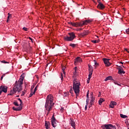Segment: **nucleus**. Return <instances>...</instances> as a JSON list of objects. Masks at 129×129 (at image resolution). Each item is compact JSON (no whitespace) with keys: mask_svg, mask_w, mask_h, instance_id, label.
<instances>
[{"mask_svg":"<svg viewBox=\"0 0 129 129\" xmlns=\"http://www.w3.org/2000/svg\"><path fill=\"white\" fill-rule=\"evenodd\" d=\"M120 117L122 118H125L128 117L126 115H123V114H120Z\"/></svg>","mask_w":129,"mask_h":129,"instance_id":"25","label":"nucleus"},{"mask_svg":"<svg viewBox=\"0 0 129 129\" xmlns=\"http://www.w3.org/2000/svg\"><path fill=\"white\" fill-rule=\"evenodd\" d=\"M94 65L95 66V68H96V66H99V64L96 62V60H94Z\"/></svg>","mask_w":129,"mask_h":129,"instance_id":"33","label":"nucleus"},{"mask_svg":"<svg viewBox=\"0 0 129 129\" xmlns=\"http://www.w3.org/2000/svg\"><path fill=\"white\" fill-rule=\"evenodd\" d=\"M56 121V120L54 117V115H53L51 118V125L53 127H55L57 126V123Z\"/></svg>","mask_w":129,"mask_h":129,"instance_id":"7","label":"nucleus"},{"mask_svg":"<svg viewBox=\"0 0 129 129\" xmlns=\"http://www.w3.org/2000/svg\"><path fill=\"white\" fill-rule=\"evenodd\" d=\"M80 84L79 82L77 81V79H75L73 81V90L76 94L77 97L79 96L80 93Z\"/></svg>","mask_w":129,"mask_h":129,"instance_id":"2","label":"nucleus"},{"mask_svg":"<svg viewBox=\"0 0 129 129\" xmlns=\"http://www.w3.org/2000/svg\"><path fill=\"white\" fill-rule=\"evenodd\" d=\"M18 100H19L20 102V106H21L22 105V101L20 98H18Z\"/></svg>","mask_w":129,"mask_h":129,"instance_id":"32","label":"nucleus"},{"mask_svg":"<svg viewBox=\"0 0 129 129\" xmlns=\"http://www.w3.org/2000/svg\"><path fill=\"white\" fill-rule=\"evenodd\" d=\"M17 97H20V95H17Z\"/></svg>","mask_w":129,"mask_h":129,"instance_id":"61","label":"nucleus"},{"mask_svg":"<svg viewBox=\"0 0 129 129\" xmlns=\"http://www.w3.org/2000/svg\"><path fill=\"white\" fill-rule=\"evenodd\" d=\"M76 38L75 34L74 32L69 33L68 36L64 37V40L66 41H73V40Z\"/></svg>","mask_w":129,"mask_h":129,"instance_id":"4","label":"nucleus"},{"mask_svg":"<svg viewBox=\"0 0 129 129\" xmlns=\"http://www.w3.org/2000/svg\"><path fill=\"white\" fill-rule=\"evenodd\" d=\"M84 22L85 25H87L88 23L92 22V21L90 20H88L84 21Z\"/></svg>","mask_w":129,"mask_h":129,"instance_id":"23","label":"nucleus"},{"mask_svg":"<svg viewBox=\"0 0 129 129\" xmlns=\"http://www.w3.org/2000/svg\"><path fill=\"white\" fill-rule=\"evenodd\" d=\"M78 27H82L83 25H85V23L84 21H83V22H81L80 23H78Z\"/></svg>","mask_w":129,"mask_h":129,"instance_id":"20","label":"nucleus"},{"mask_svg":"<svg viewBox=\"0 0 129 129\" xmlns=\"http://www.w3.org/2000/svg\"><path fill=\"white\" fill-rule=\"evenodd\" d=\"M105 6L102 3H99V4H98V5H97V8L100 10H103L105 9Z\"/></svg>","mask_w":129,"mask_h":129,"instance_id":"9","label":"nucleus"},{"mask_svg":"<svg viewBox=\"0 0 129 129\" xmlns=\"http://www.w3.org/2000/svg\"><path fill=\"white\" fill-rule=\"evenodd\" d=\"M34 88V86H32L31 89V92H32V91L33 90Z\"/></svg>","mask_w":129,"mask_h":129,"instance_id":"43","label":"nucleus"},{"mask_svg":"<svg viewBox=\"0 0 129 129\" xmlns=\"http://www.w3.org/2000/svg\"><path fill=\"white\" fill-rule=\"evenodd\" d=\"M127 52L129 53V49H128V51H127Z\"/></svg>","mask_w":129,"mask_h":129,"instance_id":"64","label":"nucleus"},{"mask_svg":"<svg viewBox=\"0 0 129 129\" xmlns=\"http://www.w3.org/2000/svg\"><path fill=\"white\" fill-rule=\"evenodd\" d=\"M109 60L110 59H107V58H103V62L105 65L107 64V63L109 61Z\"/></svg>","mask_w":129,"mask_h":129,"instance_id":"18","label":"nucleus"},{"mask_svg":"<svg viewBox=\"0 0 129 129\" xmlns=\"http://www.w3.org/2000/svg\"><path fill=\"white\" fill-rule=\"evenodd\" d=\"M92 95L93 93H92V95H91V100L90 101V104H91V106L94 105L95 100V97H94Z\"/></svg>","mask_w":129,"mask_h":129,"instance_id":"10","label":"nucleus"},{"mask_svg":"<svg viewBox=\"0 0 129 129\" xmlns=\"http://www.w3.org/2000/svg\"><path fill=\"white\" fill-rule=\"evenodd\" d=\"M89 91H88L87 95V98H89Z\"/></svg>","mask_w":129,"mask_h":129,"instance_id":"40","label":"nucleus"},{"mask_svg":"<svg viewBox=\"0 0 129 129\" xmlns=\"http://www.w3.org/2000/svg\"><path fill=\"white\" fill-rule=\"evenodd\" d=\"M124 50H125L126 52H127V51H128V50H129V49H127V48H124Z\"/></svg>","mask_w":129,"mask_h":129,"instance_id":"50","label":"nucleus"},{"mask_svg":"<svg viewBox=\"0 0 129 129\" xmlns=\"http://www.w3.org/2000/svg\"><path fill=\"white\" fill-rule=\"evenodd\" d=\"M97 43H99L100 42V40H96Z\"/></svg>","mask_w":129,"mask_h":129,"instance_id":"54","label":"nucleus"},{"mask_svg":"<svg viewBox=\"0 0 129 129\" xmlns=\"http://www.w3.org/2000/svg\"><path fill=\"white\" fill-rule=\"evenodd\" d=\"M23 80H24V77L23 76V75H22L18 82V81L16 82L15 85V86H16L18 89L20 90L21 91L22 90V87L21 85L23 83Z\"/></svg>","mask_w":129,"mask_h":129,"instance_id":"3","label":"nucleus"},{"mask_svg":"<svg viewBox=\"0 0 129 129\" xmlns=\"http://www.w3.org/2000/svg\"><path fill=\"white\" fill-rule=\"evenodd\" d=\"M81 60V59L80 57H77L76 58V59L75 60V63H76L78 62H80Z\"/></svg>","mask_w":129,"mask_h":129,"instance_id":"21","label":"nucleus"},{"mask_svg":"<svg viewBox=\"0 0 129 129\" xmlns=\"http://www.w3.org/2000/svg\"><path fill=\"white\" fill-rule=\"evenodd\" d=\"M8 87L6 86H1L0 87V90H2L5 93H7L8 92Z\"/></svg>","mask_w":129,"mask_h":129,"instance_id":"8","label":"nucleus"},{"mask_svg":"<svg viewBox=\"0 0 129 129\" xmlns=\"http://www.w3.org/2000/svg\"><path fill=\"white\" fill-rule=\"evenodd\" d=\"M92 72H91L90 74H89V78H88V80H87V83H90V79L92 77Z\"/></svg>","mask_w":129,"mask_h":129,"instance_id":"19","label":"nucleus"},{"mask_svg":"<svg viewBox=\"0 0 129 129\" xmlns=\"http://www.w3.org/2000/svg\"><path fill=\"white\" fill-rule=\"evenodd\" d=\"M82 30V29H79V31H81V30Z\"/></svg>","mask_w":129,"mask_h":129,"instance_id":"62","label":"nucleus"},{"mask_svg":"<svg viewBox=\"0 0 129 129\" xmlns=\"http://www.w3.org/2000/svg\"><path fill=\"white\" fill-rule=\"evenodd\" d=\"M111 102L114 106H115L116 104H117V103H116L115 101H111Z\"/></svg>","mask_w":129,"mask_h":129,"instance_id":"30","label":"nucleus"},{"mask_svg":"<svg viewBox=\"0 0 129 129\" xmlns=\"http://www.w3.org/2000/svg\"><path fill=\"white\" fill-rule=\"evenodd\" d=\"M29 39L31 41L32 43H33V39L31 37H29Z\"/></svg>","mask_w":129,"mask_h":129,"instance_id":"49","label":"nucleus"},{"mask_svg":"<svg viewBox=\"0 0 129 129\" xmlns=\"http://www.w3.org/2000/svg\"><path fill=\"white\" fill-rule=\"evenodd\" d=\"M101 0H97V2L98 3H101V2H100Z\"/></svg>","mask_w":129,"mask_h":129,"instance_id":"51","label":"nucleus"},{"mask_svg":"<svg viewBox=\"0 0 129 129\" xmlns=\"http://www.w3.org/2000/svg\"><path fill=\"white\" fill-rule=\"evenodd\" d=\"M65 69H66V67H62V72L63 73V74L65 75Z\"/></svg>","mask_w":129,"mask_h":129,"instance_id":"27","label":"nucleus"},{"mask_svg":"<svg viewBox=\"0 0 129 129\" xmlns=\"http://www.w3.org/2000/svg\"><path fill=\"white\" fill-rule=\"evenodd\" d=\"M91 107H92V106H91V104H90V105H89V108H90Z\"/></svg>","mask_w":129,"mask_h":129,"instance_id":"60","label":"nucleus"},{"mask_svg":"<svg viewBox=\"0 0 129 129\" xmlns=\"http://www.w3.org/2000/svg\"><path fill=\"white\" fill-rule=\"evenodd\" d=\"M122 68H118L117 70H118V74L119 75H121V74H125V72L123 71H122Z\"/></svg>","mask_w":129,"mask_h":129,"instance_id":"12","label":"nucleus"},{"mask_svg":"<svg viewBox=\"0 0 129 129\" xmlns=\"http://www.w3.org/2000/svg\"><path fill=\"white\" fill-rule=\"evenodd\" d=\"M125 32L127 33V35L129 34V27H128V29H127L126 30Z\"/></svg>","mask_w":129,"mask_h":129,"instance_id":"38","label":"nucleus"},{"mask_svg":"<svg viewBox=\"0 0 129 129\" xmlns=\"http://www.w3.org/2000/svg\"><path fill=\"white\" fill-rule=\"evenodd\" d=\"M89 71L90 72L89 73V74H90L91 72H92V75L93 70L92 66L91 65H90V64H89Z\"/></svg>","mask_w":129,"mask_h":129,"instance_id":"14","label":"nucleus"},{"mask_svg":"<svg viewBox=\"0 0 129 129\" xmlns=\"http://www.w3.org/2000/svg\"><path fill=\"white\" fill-rule=\"evenodd\" d=\"M2 93H3V91L1 90H0V95H1Z\"/></svg>","mask_w":129,"mask_h":129,"instance_id":"53","label":"nucleus"},{"mask_svg":"<svg viewBox=\"0 0 129 129\" xmlns=\"http://www.w3.org/2000/svg\"><path fill=\"white\" fill-rule=\"evenodd\" d=\"M23 29L24 30L26 31H28V28H26V27H25L23 28Z\"/></svg>","mask_w":129,"mask_h":129,"instance_id":"42","label":"nucleus"},{"mask_svg":"<svg viewBox=\"0 0 129 129\" xmlns=\"http://www.w3.org/2000/svg\"><path fill=\"white\" fill-rule=\"evenodd\" d=\"M34 94H35V93H34V92H32V91H31V93L29 95V97H31Z\"/></svg>","mask_w":129,"mask_h":129,"instance_id":"37","label":"nucleus"},{"mask_svg":"<svg viewBox=\"0 0 129 129\" xmlns=\"http://www.w3.org/2000/svg\"><path fill=\"white\" fill-rule=\"evenodd\" d=\"M22 109V106L20 105L19 107L16 108V111H20Z\"/></svg>","mask_w":129,"mask_h":129,"instance_id":"24","label":"nucleus"},{"mask_svg":"<svg viewBox=\"0 0 129 129\" xmlns=\"http://www.w3.org/2000/svg\"><path fill=\"white\" fill-rule=\"evenodd\" d=\"M101 127L102 129H116L115 125H113L111 124H103Z\"/></svg>","mask_w":129,"mask_h":129,"instance_id":"5","label":"nucleus"},{"mask_svg":"<svg viewBox=\"0 0 129 129\" xmlns=\"http://www.w3.org/2000/svg\"><path fill=\"white\" fill-rule=\"evenodd\" d=\"M109 106L111 108H114V106L113 105V104L111 102L110 103Z\"/></svg>","mask_w":129,"mask_h":129,"instance_id":"29","label":"nucleus"},{"mask_svg":"<svg viewBox=\"0 0 129 129\" xmlns=\"http://www.w3.org/2000/svg\"><path fill=\"white\" fill-rule=\"evenodd\" d=\"M21 91L19 89L17 88L15 86H14L13 90H11L10 92V93L9 94V95L12 96L14 94H16L17 92H18V93H20V92Z\"/></svg>","mask_w":129,"mask_h":129,"instance_id":"6","label":"nucleus"},{"mask_svg":"<svg viewBox=\"0 0 129 129\" xmlns=\"http://www.w3.org/2000/svg\"><path fill=\"white\" fill-rule=\"evenodd\" d=\"M63 74H61V80H63Z\"/></svg>","mask_w":129,"mask_h":129,"instance_id":"46","label":"nucleus"},{"mask_svg":"<svg viewBox=\"0 0 129 129\" xmlns=\"http://www.w3.org/2000/svg\"><path fill=\"white\" fill-rule=\"evenodd\" d=\"M54 97L51 94H49L47 96L46 102L45 104V108L46 110L51 111L53 106L54 104L53 103Z\"/></svg>","mask_w":129,"mask_h":129,"instance_id":"1","label":"nucleus"},{"mask_svg":"<svg viewBox=\"0 0 129 129\" xmlns=\"http://www.w3.org/2000/svg\"><path fill=\"white\" fill-rule=\"evenodd\" d=\"M12 18V14H10V13H8V19H10Z\"/></svg>","mask_w":129,"mask_h":129,"instance_id":"35","label":"nucleus"},{"mask_svg":"<svg viewBox=\"0 0 129 129\" xmlns=\"http://www.w3.org/2000/svg\"><path fill=\"white\" fill-rule=\"evenodd\" d=\"M69 24L74 27H78V23L69 22Z\"/></svg>","mask_w":129,"mask_h":129,"instance_id":"15","label":"nucleus"},{"mask_svg":"<svg viewBox=\"0 0 129 129\" xmlns=\"http://www.w3.org/2000/svg\"><path fill=\"white\" fill-rule=\"evenodd\" d=\"M13 104L16 106H19V103H18V101H15L13 102Z\"/></svg>","mask_w":129,"mask_h":129,"instance_id":"26","label":"nucleus"},{"mask_svg":"<svg viewBox=\"0 0 129 129\" xmlns=\"http://www.w3.org/2000/svg\"><path fill=\"white\" fill-rule=\"evenodd\" d=\"M50 125V122L47 121H45V126L46 129H48V126Z\"/></svg>","mask_w":129,"mask_h":129,"instance_id":"16","label":"nucleus"},{"mask_svg":"<svg viewBox=\"0 0 129 129\" xmlns=\"http://www.w3.org/2000/svg\"><path fill=\"white\" fill-rule=\"evenodd\" d=\"M2 76H3V77H4V76H5V74H4V75H2Z\"/></svg>","mask_w":129,"mask_h":129,"instance_id":"63","label":"nucleus"},{"mask_svg":"<svg viewBox=\"0 0 129 129\" xmlns=\"http://www.w3.org/2000/svg\"><path fill=\"white\" fill-rule=\"evenodd\" d=\"M114 84L117 85L118 83L116 82H114Z\"/></svg>","mask_w":129,"mask_h":129,"instance_id":"56","label":"nucleus"},{"mask_svg":"<svg viewBox=\"0 0 129 129\" xmlns=\"http://www.w3.org/2000/svg\"><path fill=\"white\" fill-rule=\"evenodd\" d=\"M75 69V72L74 73V74L76 73V69H77V68L76 67Z\"/></svg>","mask_w":129,"mask_h":129,"instance_id":"55","label":"nucleus"},{"mask_svg":"<svg viewBox=\"0 0 129 129\" xmlns=\"http://www.w3.org/2000/svg\"><path fill=\"white\" fill-rule=\"evenodd\" d=\"M13 109L15 111H17V109L15 108V107H13Z\"/></svg>","mask_w":129,"mask_h":129,"instance_id":"48","label":"nucleus"},{"mask_svg":"<svg viewBox=\"0 0 129 129\" xmlns=\"http://www.w3.org/2000/svg\"><path fill=\"white\" fill-rule=\"evenodd\" d=\"M38 88V85H37L36 86V87H35V90H34V94H35V92L37 91Z\"/></svg>","mask_w":129,"mask_h":129,"instance_id":"31","label":"nucleus"},{"mask_svg":"<svg viewBox=\"0 0 129 129\" xmlns=\"http://www.w3.org/2000/svg\"><path fill=\"white\" fill-rule=\"evenodd\" d=\"M71 125L73 127V128H74V129L75 128V122L73 121V120L71 119V122H70Z\"/></svg>","mask_w":129,"mask_h":129,"instance_id":"17","label":"nucleus"},{"mask_svg":"<svg viewBox=\"0 0 129 129\" xmlns=\"http://www.w3.org/2000/svg\"><path fill=\"white\" fill-rule=\"evenodd\" d=\"M112 80V76H109V77H107L106 78H105L104 81H107L108 80Z\"/></svg>","mask_w":129,"mask_h":129,"instance_id":"22","label":"nucleus"},{"mask_svg":"<svg viewBox=\"0 0 129 129\" xmlns=\"http://www.w3.org/2000/svg\"><path fill=\"white\" fill-rule=\"evenodd\" d=\"M88 106V104H86V105L85 106V110H87Z\"/></svg>","mask_w":129,"mask_h":129,"instance_id":"45","label":"nucleus"},{"mask_svg":"<svg viewBox=\"0 0 129 129\" xmlns=\"http://www.w3.org/2000/svg\"><path fill=\"white\" fill-rule=\"evenodd\" d=\"M117 85H118V86H121V85H120L119 84H117Z\"/></svg>","mask_w":129,"mask_h":129,"instance_id":"59","label":"nucleus"},{"mask_svg":"<svg viewBox=\"0 0 129 129\" xmlns=\"http://www.w3.org/2000/svg\"><path fill=\"white\" fill-rule=\"evenodd\" d=\"M87 35H88V32L87 31H85L83 33H81L80 35V37H84V36H86Z\"/></svg>","mask_w":129,"mask_h":129,"instance_id":"11","label":"nucleus"},{"mask_svg":"<svg viewBox=\"0 0 129 129\" xmlns=\"http://www.w3.org/2000/svg\"><path fill=\"white\" fill-rule=\"evenodd\" d=\"M63 110H64V108H61V109H60V111H61V112H63Z\"/></svg>","mask_w":129,"mask_h":129,"instance_id":"47","label":"nucleus"},{"mask_svg":"<svg viewBox=\"0 0 129 129\" xmlns=\"http://www.w3.org/2000/svg\"><path fill=\"white\" fill-rule=\"evenodd\" d=\"M105 101V99L104 98H100L98 101L99 105H101L102 103Z\"/></svg>","mask_w":129,"mask_h":129,"instance_id":"13","label":"nucleus"},{"mask_svg":"<svg viewBox=\"0 0 129 129\" xmlns=\"http://www.w3.org/2000/svg\"><path fill=\"white\" fill-rule=\"evenodd\" d=\"M92 43H93L94 44L97 43V40H92Z\"/></svg>","mask_w":129,"mask_h":129,"instance_id":"39","label":"nucleus"},{"mask_svg":"<svg viewBox=\"0 0 129 129\" xmlns=\"http://www.w3.org/2000/svg\"><path fill=\"white\" fill-rule=\"evenodd\" d=\"M47 111H48V112L47 113V115H48V114L50 113V111H49V110H47Z\"/></svg>","mask_w":129,"mask_h":129,"instance_id":"52","label":"nucleus"},{"mask_svg":"<svg viewBox=\"0 0 129 129\" xmlns=\"http://www.w3.org/2000/svg\"><path fill=\"white\" fill-rule=\"evenodd\" d=\"M2 62L4 63H8V62L6 60H2Z\"/></svg>","mask_w":129,"mask_h":129,"instance_id":"44","label":"nucleus"},{"mask_svg":"<svg viewBox=\"0 0 129 129\" xmlns=\"http://www.w3.org/2000/svg\"><path fill=\"white\" fill-rule=\"evenodd\" d=\"M3 78H4L3 76H2V77H1V80H3Z\"/></svg>","mask_w":129,"mask_h":129,"instance_id":"57","label":"nucleus"},{"mask_svg":"<svg viewBox=\"0 0 129 129\" xmlns=\"http://www.w3.org/2000/svg\"><path fill=\"white\" fill-rule=\"evenodd\" d=\"M25 92H24V91H23L22 92V94H21V96H24V95H25Z\"/></svg>","mask_w":129,"mask_h":129,"instance_id":"41","label":"nucleus"},{"mask_svg":"<svg viewBox=\"0 0 129 129\" xmlns=\"http://www.w3.org/2000/svg\"><path fill=\"white\" fill-rule=\"evenodd\" d=\"M70 46H71V47H73V48H75V47H76V44H73V43H71V44H70Z\"/></svg>","mask_w":129,"mask_h":129,"instance_id":"28","label":"nucleus"},{"mask_svg":"<svg viewBox=\"0 0 129 129\" xmlns=\"http://www.w3.org/2000/svg\"><path fill=\"white\" fill-rule=\"evenodd\" d=\"M120 63H121V64H123V62H122V61H120V62H119Z\"/></svg>","mask_w":129,"mask_h":129,"instance_id":"58","label":"nucleus"},{"mask_svg":"<svg viewBox=\"0 0 129 129\" xmlns=\"http://www.w3.org/2000/svg\"><path fill=\"white\" fill-rule=\"evenodd\" d=\"M89 102V98H87V101H86V104L88 105Z\"/></svg>","mask_w":129,"mask_h":129,"instance_id":"36","label":"nucleus"},{"mask_svg":"<svg viewBox=\"0 0 129 129\" xmlns=\"http://www.w3.org/2000/svg\"><path fill=\"white\" fill-rule=\"evenodd\" d=\"M105 66L106 67H109L111 66V63H110L109 61L107 63V64Z\"/></svg>","mask_w":129,"mask_h":129,"instance_id":"34","label":"nucleus"}]
</instances>
